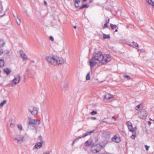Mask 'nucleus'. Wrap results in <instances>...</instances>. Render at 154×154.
Wrapping results in <instances>:
<instances>
[{
	"label": "nucleus",
	"instance_id": "obj_5",
	"mask_svg": "<svg viewBox=\"0 0 154 154\" xmlns=\"http://www.w3.org/2000/svg\"><path fill=\"white\" fill-rule=\"evenodd\" d=\"M21 79L19 74H18L15 76L11 82V86H14L18 84L20 81Z\"/></svg>",
	"mask_w": 154,
	"mask_h": 154
},
{
	"label": "nucleus",
	"instance_id": "obj_55",
	"mask_svg": "<svg viewBox=\"0 0 154 154\" xmlns=\"http://www.w3.org/2000/svg\"><path fill=\"white\" fill-rule=\"evenodd\" d=\"M28 71V69H27V71Z\"/></svg>",
	"mask_w": 154,
	"mask_h": 154
},
{
	"label": "nucleus",
	"instance_id": "obj_30",
	"mask_svg": "<svg viewBox=\"0 0 154 154\" xmlns=\"http://www.w3.org/2000/svg\"><path fill=\"white\" fill-rule=\"evenodd\" d=\"M82 137H79L78 138H76V139H75L73 140V143H72V145H73L74 144V143L75 142L78 141V140L79 139L81 138Z\"/></svg>",
	"mask_w": 154,
	"mask_h": 154
},
{
	"label": "nucleus",
	"instance_id": "obj_48",
	"mask_svg": "<svg viewBox=\"0 0 154 154\" xmlns=\"http://www.w3.org/2000/svg\"><path fill=\"white\" fill-rule=\"evenodd\" d=\"M10 126H11V127H13V126H14L13 124H12V123H11V125H10Z\"/></svg>",
	"mask_w": 154,
	"mask_h": 154
},
{
	"label": "nucleus",
	"instance_id": "obj_12",
	"mask_svg": "<svg viewBox=\"0 0 154 154\" xmlns=\"http://www.w3.org/2000/svg\"><path fill=\"white\" fill-rule=\"evenodd\" d=\"M128 128L129 131L132 132H135L136 129H137L136 127L134 128L132 126V125L128 127Z\"/></svg>",
	"mask_w": 154,
	"mask_h": 154
},
{
	"label": "nucleus",
	"instance_id": "obj_29",
	"mask_svg": "<svg viewBox=\"0 0 154 154\" xmlns=\"http://www.w3.org/2000/svg\"><path fill=\"white\" fill-rule=\"evenodd\" d=\"M126 125H127L128 127L132 125L130 121H128L126 122Z\"/></svg>",
	"mask_w": 154,
	"mask_h": 154
},
{
	"label": "nucleus",
	"instance_id": "obj_38",
	"mask_svg": "<svg viewBox=\"0 0 154 154\" xmlns=\"http://www.w3.org/2000/svg\"><path fill=\"white\" fill-rule=\"evenodd\" d=\"M3 53V51L2 49H0V56Z\"/></svg>",
	"mask_w": 154,
	"mask_h": 154
},
{
	"label": "nucleus",
	"instance_id": "obj_2",
	"mask_svg": "<svg viewBox=\"0 0 154 154\" xmlns=\"http://www.w3.org/2000/svg\"><path fill=\"white\" fill-rule=\"evenodd\" d=\"M45 60L49 64L55 66L62 65L64 63V60L63 58L54 55L46 56L45 58Z\"/></svg>",
	"mask_w": 154,
	"mask_h": 154
},
{
	"label": "nucleus",
	"instance_id": "obj_21",
	"mask_svg": "<svg viewBox=\"0 0 154 154\" xmlns=\"http://www.w3.org/2000/svg\"><path fill=\"white\" fill-rule=\"evenodd\" d=\"M7 102L6 100H4L2 103H0V108L2 107Z\"/></svg>",
	"mask_w": 154,
	"mask_h": 154
},
{
	"label": "nucleus",
	"instance_id": "obj_28",
	"mask_svg": "<svg viewBox=\"0 0 154 154\" xmlns=\"http://www.w3.org/2000/svg\"><path fill=\"white\" fill-rule=\"evenodd\" d=\"M109 19L108 17H106L105 20V23L108 24L109 23Z\"/></svg>",
	"mask_w": 154,
	"mask_h": 154
},
{
	"label": "nucleus",
	"instance_id": "obj_36",
	"mask_svg": "<svg viewBox=\"0 0 154 154\" xmlns=\"http://www.w3.org/2000/svg\"><path fill=\"white\" fill-rule=\"evenodd\" d=\"M108 27V25L107 24L105 23L104 25V26H103V29H104L106 28H107Z\"/></svg>",
	"mask_w": 154,
	"mask_h": 154
},
{
	"label": "nucleus",
	"instance_id": "obj_1",
	"mask_svg": "<svg viewBox=\"0 0 154 154\" xmlns=\"http://www.w3.org/2000/svg\"><path fill=\"white\" fill-rule=\"evenodd\" d=\"M111 60V57L109 54L103 55L101 52H94L92 54L91 58L89 59L88 62L91 68H93L98 63L103 65L106 64Z\"/></svg>",
	"mask_w": 154,
	"mask_h": 154
},
{
	"label": "nucleus",
	"instance_id": "obj_18",
	"mask_svg": "<svg viewBox=\"0 0 154 154\" xmlns=\"http://www.w3.org/2000/svg\"><path fill=\"white\" fill-rule=\"evenodd\" d=\"M75 3V6L76 7H78L79 6V4L80 1L79 0H74Z\"/></svg>",
	"mask_w": 154,
	"mask_h": 154
},
{
	"label": "nucleus",
	"instance_id": "obj_7",
	"mask_svg": "<svg viewBox=\"0 0 154 154\" xmlns=\"http://www.w3.org/2000/svg\"><path fill=\"white\" fill-rule=\"evenodd\" d=\"M29 110L32 115H36L38 113L37 108L35 106H31L29 107Z\"/></svg>",
	"mask_w": 154,
	"mask_h": 154
},
{
	"label": "nucleus",
	"instance_id": "obj_16",
	"mask_svg": "<svg viewBox=\"0 0 154 154\" xmlns=\"http://www.w3.org/2000/svg\"><path fill=\"white\" fill-rule=\"evenodd\" d=\"M5 44V42L2 39L0 40V47L3 46Z\"/></svg>",
	"mask_w": 154,
	"mask_h": 154
},
{
	"label": "nucleus",
	"instance_id": "obj_44",
	"mask_svg": "<svg viewBox=\"0 0 154 154\" xmlns=\"http://www.w3.org/2000/svg\"><path fill=\"white\" fill-rule=\"evenodd\" d=\"M151 124V122L150 121H149L148 122V124L149 125H150Z\"/></svg>",
	"mask_w": 154,
	"mask_h": 154
},
{
	"label": "nucleus",
	"instance_id": "obj_47",
	"mask_svg": "<svg viewBox=\"0 0 154 154\" xmlns=\"http://www.w3.org/2000/svg\"><path fill=\"white\" fill-rule=\"evenodd\" d=\"M43 154H50L49 152L47 153L46 152H44Z\"/></svg>",
	"mask_w": 154,
	"mask_h": 154
},
{
	"label": "nucleus",
	"instance_id": "obj_35",
	"mask_svg": "<svg viewBox=\"0 0 154 154\" xmlns=\"http://www.w3.org/2000/svg\"><path fill=\"white\" fill-rule=\"evenodd\" d=\"M141 105V104H139L137 106L135 107V109L136 110H138L140 107V106Z\"/></svg>",
	"mask_w": 154,
	"mask_h": 154
},
{
	"label": "nucleus",
	"instance_id": "obj_8",
	"mask_svg": "<svg viewBox=\"0 0 154 154\" xmlns=\"http://www.w3.org/2000/svg\"><path fill=\"white\" fill-rule=\"evenodd\" d=\"M24 137L23 136H20L18 137L17 138H15L14 139V140H17L18 142L21 143H22L25 140H24Z\"/></svg>",
	"mask_w": 154,
	"mask_h": 154
},
{
	"label": "nucleus",
	"instance_id": "obj_22",
	"mask_svg": "<svg viewBox=\"0 0 154 154\" xmlns=\"http://www.w3.org/2000/svg\"><path fill=\"white\" fill-rule=\"evenodd\" d=\"M89 7V5H88L87 4H83L82 6L80 7V9H82L84 8H88Z\"/></svg>",
	"mask_w": 154,
	"mask_h": 154
},
{
	"label": "nucleus",
	"instance_id": "obj_23",
	"mask_svg": "<svg viewBox=\"0 0 154 154\" xmlns=\"http://www.w3.org/2000/svg\"><path fill=\"white\" fill-rule=\"evenodd\" d=\"M110 26L112 29H114L117 28V26L116 25H114L111 23L110 24Z\"/></svg>",
	"mask_w": 154,
	"mask_h": 154
},
{
	"label": "nucleus",
	"instance_id": "obj_46",
	"mask_svg": "<svg viewBox=\"0 0 154 154\" xmlns=\"http://www.w3.org/2000/svg\"><path fill=\"white\" fill-rule=\"evenodd\" d=\"M112 119H114L115 120H116L117 119L116 118H115L114 117V116H112Z\"/></svg>",
	"mask_w": 154,
	"mask_h": 154
},
{
	"label": "nucleus",
	"instance_id": "obj_25",
	"mask_svg": "<svg viewBox=\"0 0 154 154\" xmlns=\"http://www.w3.org/2000/svg\"><path fill=\"white\" fill-rule=\"evenodd\" d=\"M90 79V72H88L86 75V80H89Z\"/></svg>",
	"mask_w": 154,
	"mask_h": 154
},
{
	"label": "nucleus",
	"instance_id": "obj_11",
	"mask_svg": "<svg viewBox=\"0 0 154 154\" xmlns=\"http://www.w3.org/2000/svg\"><path fill=\"white\" fill-rule=\"evenodd\" d=\"M20 56L23 59L26 60H27V57H26V54L24 53L22 51H20Z\"/></svg>",
	"mask_w": 154,
	"mask_h": 154
},
{
	"label": "nucleus",
	"instance_id": "obj_10",
	"mask_svg": "<svg viewBox=\"0 0 154 154\" xmlns=\"http://www.w3.org/2000/svg\"><path fill=\"white\" fill-rule=\"evenodd\" d=\"M112 140L113 141L116 143H119L121 141L120 138L116 135L112 138Z\"/></svg>",
	"mask_w": 154,
	"mask_h": 154
},
{
	"label": "nucleus",
	"instance_id": "obj_32",
	"mask_svg": "<svg viewBox=\"0 0 154 154\" xmlns=\"http://www.w3.org/2000/svg\"><path fill=\"white\" fill-rule=\"evenodd\" d=\"M97 113V112L96 111H92L91 112V114L92 115H94Z\"/></svg>",
	"mask_w": 154,
	"mask_h": 154
},
{
	"label": "nucleus",
	"instance_id": "obj_9",
	"mask_svg": "<svg viewBox=\"0 0 154 154\" xmlns=\"http://www.w3.org/2000/svg\"><path fill=\"white\" fill-rule=\"evenodd\" d=\"M113 96L109 94H105L104 96L103 100L105 99L109 100L112 98Z\"/></svg>",
	"mask_w": 154,
	"mask_h": 154
},
{
	"label": "nucleus",
	"instance_id": "obj_50",
	"mask_svg": "<svg viewBox=\"0 0 154 154\" xmlns=\"http://www.w3.org/2000/svg\"><path fill=\"white\" fill-rule=\"evenodd\" d=\"M92 1V0H89V3H91V2Z\"/></svg>",
	"mask_w": 154,
	"mask_h": 154
},
{
	"label": "nucleus",
	"instance_id": "obj_42",
	"mask_svg": "<svg viewBox=\"0 0 154 154\" xmlns=\"http://www.w3.org/2000/svg\"><path fill=\"white\" fill-rule=\"evenodd\" d=\"M38 139H40L41 141H42V137L40 135L38 137Z\"/></svg>",
	"mask_w": 154,
	"mask_h": 154
},
{
	"label": "nucleus",
	"instance_id": "obj_45",
	"mask_svg": "<svg viewBox=\"0 0 154 154\" xmlns=\"http://www.w3.org/2000/svg\"><path fill=\"white\" fill-rule=\"evenodd\" d=\"M91 119L94 120H96L97 119V118L95 117H92L91 118Z\"/></svg>",
	"mask_w": 154,
	"mask_h": 154
},
{
	"label": "nucleus",
	"instance_id": "obj_4",
	"mask_svg": "<svg viewBox=\"0 0 154 154\" xmlns=\"http://www.w3.org/2000/svg\"><path fill=\"white\" fill-rule=\"evenodd\" d=\"M103 147V146L100 143L98 144L92 146L91 148V151L93 153H96L99 152Z\"/></svg>",
	"mask_w": 154,
	"mask_h": 154
},
{
	"label": "nucleus",
	"instance_id": "obj_27",
	"mask_svg": "<svg viewBox=\"0 0 154 154\" xmlns=\"http://www.w3.org/2000/svg\"><path fill=\"white\" fill-rule=\"evenodd\" d=\"M17 126L18 128L20 131L22 130V126L21 125V124H18L17 125Z\"/></svg>",
	"mask_w": 154,
	"mask_h": 154
},
{
	"label": "nucleus",
	"instance_id": "obj_43",
	"mask_svg": "<svg viewBox=\"0 0 154 154\" xmlns=\"http://www.w3.org/2000/svg\"><path fill=\"white\" fill-rule=\"evenodd\" d=\"M124 77L125 78H128L129 79H130V78L129 76L128 75H125Z\"/></svg>",
	"mask_w": 154,
	"mask_h": 154
},
{
	"label": "nucleus",
	"instance_id": "obj_54",
	"mask_svg": "<svg viewBox=\"0 0 154 154\" xmlns=\"http://www.w3.org/2000/svg\"><path fill=\"white\" fill-rule=\"evenodd\" d=\"M45 4H47V3H46V2L45 1Z\"/></svg>",
	"mask_w": 154,
	"mask_h": 154
},
{
	"label": "nucleus",
	"instance_id": "obj_53",
	"mask_svg": "<svg viewBox=\"0 0 154 154\" xmlns=\"http://www.w3.org/2000/svg\"><path fill=\"white\" fill-rule=\"evenodd\" d=\"M74 28H75V29H76V26H74Z\"/></svg>",
	"mask_w": 154,
	"mask_h": 154
},
{
	"label": "nucleus",
	"instance_id": "obj_17",
	"mask_svg": "<svg viewBox=\"0 0 154 154\" xmlns=\"http://www.w3.org/2000/svg\"><path fill=\"white\" fill-rule=\"evenodd\" d=\"M103 37L104 39H108L110 38V35H106L105 34H103Z\"/></svg>",
	"mask_w": 154,
	"mask_h": 154
},
{
	"label": "nucleus",
	"instance_id": "obj_40",
	"mask_svg": "<svg viewBox=\"0 0 154 154\" xmlns=\"http://www.w3.org/2000/svg\"><path fill=\"white\" fill-rule=\"evenodd\" d=\"M3 7L1 5H0V13L3 10Z\"/></svg>",
	"mask_w": 154,
	"mask_h": 154
},
{
	"label": "nucleus",
	"instance_id": "obj_26",
	"mask_svg": "<svg viewBox=\"0 0 154 154\" xmlns=\"http://www.w3.org/2000/svg\"><path fill=\"white\" fill-rule=\"evenodd\" d=\"M91 145V143L89 142L88 140L86 141L85 143V145L86 146H89Z\"/></svg>",
	"mask_w": 154,
	"mask_h": 154
},
{
	"label": "nucleus",
	"instance_id": "obj_13",
	"mask_svg": "<svg viewBox=\"0 0 154 154\" xmlns=\"http://www.w3.org/2000/svg\"><path fill=\"white\" fill-rule=\"evenodd\" d=\"M42 146V143L41 142H38L34 146L35 148L36 149H38Z\"/></svg>",
	"mask_w": 154,
	"mask_h": 154
},
{
	"label": "nucleus",
	"instance_id": "obj_41",
	"mask_svg": "<svg viewBox=\"0 0 154 154\" xmlns=\"http://www.w3.org/2000/svg\"><path fill=\"white\" fill-rule=\"evenodd\" d=\"M49 39H50L51 40V41H54V38H53V37L52 36H50V37H49Z\"/></svg>",
	"mask_w": 154,
	"mask_h": 154
},
{
	"label": "nucleus",
	"instance_id": "obj_39",
	"mask_svg": "<svg viewBox=\"0 0 154 154\" xmlns=\"http://www.w3.org/2000/svg\"><path fill=\"white\" fill-rule=\"evenodd\" d=\"M145 146L146 150L147 151H148L149 150V146H147V145H145Z\"/></svg>",
	"mask_w": 154,
	"mask_h": 154
},
{
	"label": "nucleus",
	"instance_id": "obj_49",
	"mask_svg": "<svg viewBox=\"0 0 154 154\" xmlns=\"http://www.w3.org/2000/svg\"><path fill=\"white\" fill-rule=\"evenodd\" d=\"M83 2H86L87 0H82Z\"/></svg>",
	"mask_w": 154,
	"mask_h": 154
},
{
	"label": "nucleus",
	"instance_id": "obj_3",
	"mask_svg": "<svg viewBox=\"0 0 154 154\" xmlns=\"http://www.w3.org/2000/svg\"><path fill=\"white\" fill-rule=\"evenodd\" d=\"M40 123V121L39 120L29 118L28 128L31 130H35V133L36 134L37 132V129L38 126Z\"/></svg>",
	"mask_w": 154,
	"mask_h": 154
},
{
	"label": "nucleus",
	"instance_id": "obj_20",
	"mask_svg": "<svg viewBox=\"0 0 154 154\" xmlns=\"http://www.w3.org/2000/svg\"><path fill=\"white\" fill-rule=\"evenodd\" d=\"M5 63L3 60H0V67L3 66H4Z\"/></svg>",
	"mask_w": 154,
	"mask_h": 154
},
{
	"label": "nucleus",
	"instance_id": "obj_56",
	"mask_svg": "<svg viewBox=\"0 0 154 154\" xmlns=\"http://www.w3.org/2000/svg\"><path fill=\"white\" fill-rule=\"evenodd\" d=\"M106 1H107V0H106Z\"/></svg>",
	"mask_w": 154,
	"mask_h": 154
},
{
	"label": "nucleus",
	"instance_id": "obj_34",
	"mask_svg": "<svg viewBox=\"0 0 154 154\" xmlns=\"http://www.w3.org/2000/svg\"><path fill=\"white\" fill-rule=\"evenodd\" d=\"M106 135L107 136L106 137V138H109V133L108 132H106L103 134V135Z\"/></svg>",
	"mask_w": 154,
	"mask_h": 154
},
{
	"label": "nucleus",
	"instance_id": "obj_52",
	"mask_svg": "<svg viewBox=\"0 0 154 154\" xmlns=\"http://www.w3.org/2000/svg\"><path fill=\"white\" fill-rule=\"evenodd\" d=\"M118 31V29H116L115 31V32H117Z\"/></svg>",
	"mask_w": 154,
	"mask_h": 154
},
{
	"label": "nucleus",
	"instance_id": "obj_51",
	"mask_svg": "<svg viewBox=\"0 0 154 154\" xmlns=\"http://www.w3.org/2000/svg\"><path fill=\"white\" fill-rule=\"evenodd\" d=\"M31 62H32V63H34L35 62V61L33 60H32L31 61Z\"/></svg>",
	"mask_w": 154,
	"mask_h": 154
},
{
	"label": "nucleus",
	"instance_id": "obj_6",
	"mask_svg": "<svg viewBox=\"0 0 154 154\" xmlns=\"http://www.w3.org/2000/svg\"><path fill=\"white\" fill-rule=\"evenodd\" d=\"M138 116L141 119H146L147 116V112L144 109H142L139 112Z\"/></svg>",
	"mask_w": 154,
	"mask_h": 154
},
{
	"label": "nucleus",
	"instance_id": "obj_37",
	"mask_svg": "<svg viewBox=\"0 0 154 154\" xmlns=\"http://www.w3.org/2000/svg\"><path fill=\"white\" fill-rule=\"evenodd\" d=\"M131 139H134L136 137V135L135 134H133L131 136Z\"/></svg>",
	"mask_w": 154,
	"mask_h": 154
},
{
	"label": "nucleus",
	"instance_id": "obj_33",
	"mask_svg": "<svg viewBox=\"0 0 154 154\" xmlns=\"http://www.w3.org/2000/svg\"><path fill=\"white\" fill-rule=\"evenodd\" d=\"M68 87V84L67 82H65L64 83L63 85V87L64 88H66Z\"/></svg>",
	"mask_w": 154,
	"mask_h": 154
},
{
	"label": "nucleus",
	"instance_id": "obj_14",
	"mask_svg": "<svg viewBox=\"0 0 154 154\" xmlns=\"http://www.w3.org/2000/svg\"><path fill=\"white\" fill-rule=\"evenodd\" d=\"M94 131V130H92L91 131H87L84 134L82 137H85L90 135L92 133H93Z\"/></svg>",
	"mask_w": 154,
	"mask_h": 154
},
{
	"label": "nucleus",
	"instance_id": "obj_31",
	"mask_svg": "<svg viewBox=\"0 0 154 154\" xmlns=\"http://www.w3.org/2000/svg\"><path fill=\"white\" fill-rule=\"evenodd\" d=\"M16 22L19 25H20L21 23V20L20 19H17L16 20Z\"/></svg>",
	"mask_w": 154,
	"mask_h": 154
},
{
	"label": "nucleus",
	"instance_id": "obj_19",
	"mask_svg": "<svg viewBox=\"0 0 154 154\" xmlns=\"http://www.w3.org/2000/svg\"><path fill=\"white\" fill-rule=\"evenodd\" d=\"M132 42L133 43V45H131L130 44L129 45L130 46H132L134 48L135 47H138V45L137 43L135 42Z\"/></svg>",
	"mask_w": 154,
	"mask_h": 154
},
{
	"label": "nucleus",
	"instance_id": "obj_15",
	"mask_svg": "<svg viewBox=\"0 0 154 154\" xmlns=\"http://www.w3.org/2000/svg\"><path fill=\"white\" fill-rule=\"evenodd\" d=\"M4 72L7 75H8L11 72V70L10 68H6L4 69Z\"/></svg>",
	"mask_w": 154,
	"mask_h": 154
},
{
	"label": "nucleus",
	"instance_id": "obj_24",
	"mask_svg": "<svg viewBox=\"0 0 154 154\" xmlns=\"http://www.w3.org/2000/svg\"><path fill=\"white\" fill-rule=\"evenodd\" d=\"M146 1L150 5L154 6V3L152 0H146Z\"/></svg>",
	"mask_w": 154,
	"mask_h": 154
}]
</instances>
